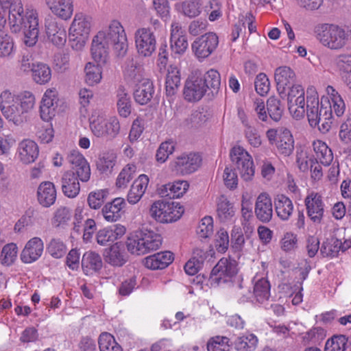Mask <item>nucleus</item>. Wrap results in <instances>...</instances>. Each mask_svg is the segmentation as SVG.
Instances as JSON below:
<instances>
[{"label":"nucleus","mask_w":351,"mask_h":351,"mask_svg":"<svg viewBox=\"0 0 351 351\" xmlns=\"http://www.w3.org/2000/svg\"><path fill=\"white\" fill-rule=\"evenodd\" d=\"M326 95L322 96L317 105L306 107L308 123L312 128L317 127L322 133L329 131L332 123V110L337 117L341 116L346 109L344 101L332 86H327Z\"/></svg>","instance_id":"f257e3e1"},{"label":"nucleus","mask_w":351,"mask_h":351,"mask_svg":"<svg viewBox=\"0 0 351 351\" xmlns=\"http://www.w3.org/2000/svg\"><path fill=\"white\" fill-rule=\"evenodd\" d=\"M34 106L35 97L30 91L25 90L14 95L5 90L0 95V109L3 115L16 125L27 121V114Z\"/></svg>","instance_id":"f03ea898"},{"label":"nucleus","mask_w":351,"mask_h":351,"mask_svg":"<svg viewBox=\"0 0 351 351\" xmlns=\"http://www.w3.org/2000/svg\"><path fill=\"white\" fill-rule=\"evenodd\" d=\"M9 23L12 32L23 31L24 43L28 47L34 46L38 37V19L36 10L27 9L24 14L23 6L12 5L9 11Z\"/></svg>","instance_id":"7ed1b4c3"},{"label":"nucleus","mask_w":351,"mask_h":351,"mask_svg":"<svg viewBox=\"0 0 351 351\" xmlns=\"http://www.w3.org/2000/svg\"><path fill=\"white\" fill-rule=\"evenodd\" d=\"M220 84L221 77L217 70L211 69L202 75L200 70L195 69L185 82L183 95L188 101H197L204 97L208 89L217 92Z\"/></svg>","instance_id":"20e7f679"},{"label":"nucleus","mask_w":351,"mask_h":351,"mask_svg":"<svg viewBox=\"0 0 351 351\" xmlns=\"http://www.w3.org/2000/svg\"><path fill=\"white\" fill-rule=\"evenodd\" d=\"M314 34L324 47L332 50L343 49L351 38L350 34L342 27L329 23L317 25L314 28Z\"/></svg>","instance_id":"39448f33"},{"label":"nucleus","mask_w":351,"mask_h":351,"mask_svg":"<svg viewBox=\"0 0 351 351\" xmlns=\"http://www.w3.org/2000/svg\"><path fill=\"white\" fill-rule=\"evenodd\" d=\"M126 70L129 76L136 84L134 91V100L141 105L148 104L154 94V87L149 79L143 77L144 71L143 66L131 59L128 61Z\"/></svg>","instance_id":"423d86ee"},{"label":"nucleus","mask_w":351,"mask_h":351,"mask_svg":"<svg viewBox=\"0 0 351 351\" xmlns=\"http://www.w3.org/2000/svg\"><path fill=\"white\" fill-rule=\"evenodd\" d=\"M90 31V18L82 13L75 14L69 29V42L71 47L77 51L85 45Z\"/></svg>","instance_id":"0eeeda50"},{"label":"nucleus","mask_w":351,"mask_h":351,"mask_svg":"<svg viewBox=\"0 0 351 351\" xmlns=\"http://www.w3.org/2000/svg\"><path fill=\"white\" fill-rule=\"evenodd\" d=\"M104 34L105 42L112 47L118 56H123L128 50V40L125 30L118 21H112L106 32H99Z\"/></svg>","instance_id":"6e6552de"},{"label":"nucleus","mask_w":351,"mask_h":351,"mask_svg":"<svg viewBox=\"0 0 351 351\" xmlns=\"http://www.w3.org/2000/svg\"><path fill=\"white\" fill-rule=\"evenodd\" d=\"M266 136L270 145H275L278 152L289 156L294 149V139L289 130L285 128L269 129Z\"/></svg>","instance_id":"1a4fd4ad"},{"label":"nucleus","mask_w":351,"mask_h":351,"mask_svg":"<svg viewBox=\"0 0 351 351\" xmlns=\"http://www.w3.org/2000/svg\"><path fill=\"white\" fill-rule=\"evenodd\" d=\"M230 157L239 171L241 178L245 181L251 180L255 173L251 155L243 147L234 146L230 150Z\"/></svg>","instance_id":"9d476101"},{"label":"nucleus","mask_w":351,"mask_h":351,"mask_svg":"<svg viewBox=\"0 0 351 351\" xmlns=\"http://www.w3.org/2000/svg\"><path fill=\"white\" fill-rule=\"evenodd\" d=\"M89 121L90 128L97 137L114 138L119 132L120 124L117 117L106 119L103 117L93 115Z\"/></svg>","instance_id":"9b49d317"},{"label":"nucleus","mask_w":351,"mask_h":351,"mask_svg":"<svg viewBox=\"0 0 351 351\" xmlns=\"http://www.w3.org/2000/svg\"><path fill=\"white\" fill-rule=\"evenodd\" d=\"M237 272L234 260L222 258L211 271L210 281L212 285H220L230 282Z\"/></svg>","instance_id":"f8f14e48"},{"label":"nucleus","mask_w":351,"mask_h":351,"mask_svg":"<svg viewBox=\"0 0 351 351\" xmlns=\"http://www.w3.org/2000/svg\"><path fill=\"white\" fill-rule=\"evenodd\" d=\"M218 44L219 38L217 34L208 32L197 38L191 45V49L198 60L202 61L215 51Z\"/></svg>","instance_id":"ddd939ff"},{"label":"nucleus","mask_w":351,"mask_h":351,"mask_svg":"<svg viewBox=\"0 0 351 351\" xmlns=\"http://www.w3.org/2000/svg\"><path fill=\"white\" fill-rule=\"evenodd\" d=\"M288 108L291 115L296 119L302 118L305 110V91L300 84L289 88L287 95Z\"/></svg>","instance_id":"4468645a"},{"label":"nucleus","mask_w":351,"mask_h":351,"mask_svg":"<svg viewBox=\"0 0 351 351\" xmlns=\"http://www.w3.org/2000/svg\"><path fill=\"white\" fill-rule=\"evenodd\" d=\"M67 160L71 168L69 171H74L78 180L86 182L90 180V165L82 154L73 150L68 154Z\"/></svg>","instance_id":"2eb2a0df"},{"label":"nucleus","mask_w":351,"mask_h":351,"mask_svg":"<svg viewBox=\"0 0 351 351\" xmlns=\"http://www.w3.org/2000/svg\"><path fill=\"white\" fill-rule=\"evenodd\" d=\"M135 42L138 53L150 56L156 50V37L149 28L138 29L135 33Z\"/></svg>","instance_id":"dca6fc26"},{"label":"nucleus","mask_w":351,"mask_h":351,"mask_svg":"<svg viewBox=\"0 0 351 351\" xmlns=\"http://www.w3.org/2000/svg\"><path fill=\"white\" fill-rule=\"evenodd\" d=\"M174 69V67L170 66L167 70L165 81L166 99L163 101V105L165 114L169 117H173L176 115V106H173L176 93V73Z\"/></svg>","instance_id":"f3484780"},{"label":"nucleus","mask_w":351,"mask_h":351,"mask_svg":"<svg viewBox=\"0 0 351 351\" xmlns=\"http://www.w3.org/2000/svg\"><path fill=\"white\" fill-rule=\"evenodd\" d=\"M175 202H156L150 209L149 214L157 221L160 223H171L175 221Z\"/></svg>","instance_id":"a211bd4d"},{"label":"nucleus","mask_w":351,"mask_h":351,"mask_svg":"<svg viewBox=\"0 0 351 351\" xmlns=\"http://www.w3.org/2000/svg\"><path fill=\"white\" fill-rule=\"evenodd\" d=\"M274 80L277 90L280 94H283L287 88L294 85L296 76L291 68L287 66H281L276 69Z\"/></svg>","instance_id":"6ab92c4d"},{"label":"nucleus","mask_w":351,"mask_h":351,"mask_svg":"<svg viewBox=\"0 0 351 351\" xmlns=\"http://www.w3.org/2000/svg\"><path fill=\"white\" fill-rule=\"evenodd\" d=\"M307 214L314 222H320L324 212L322 196L317 193H310L305 199Z\"/></svg>","instance_id":"aec40b11"},{"label":"nucleus","mask_w":351,"mask_h":351,"mask_svg":"<svg viewBox=\"0 0 351 351\" xmlns=\"http://www.w3.org/2000/svg\"><path fill=\"white\" fill-rule=\"evenodd\" d=\"M45 32L49 40L56 46H63L66 40V32L63 25L55 19H47L45 21Z\"/></svg>","instance_id":"412c9836"},{"label":"nucleus","mask_w":351,"mask_h":351,"mask_svg":"<svg viewBox=\"0 0 351 351\" xmlns=\"http://www.w3.org/2000/svg\"><path fill=\"white\" fill-rule=\"evenodd\" d=\"M58 100L56 90L49 89L45 93L40 106V115L43 121H49L55 116Z\"/></svg>","instance_id":"4be33fe9"},{"label":"nucleus","mask_w":351,"mask_h":351,"mask_svg":"<svg viewBox=\"0 0 351 351\" xmlns=\"http://www.w3.org/2000/svg\"><path fill=\"white\" fill-rule=\"evenodd\" d=\"M44 244L39 237H34L27 241L21 254V259L24 263H32L42 255Z\"/></svg>","instance_id":"5701e85b"},{"label":"nucleus","mask_w":351,"mask_h":351,"mask_svg":"<svg viewBox=\"0 0 351 351\" xmlns=\"http://www.w3.org/2000/svg\"><path fill=\"white\" fill-rule=\"evenodd\" d=\"M201 162L202 158L197 153L182 154L177 157V171L183 174L191 173L200 167Z\"/></svg>","instance_id":"b1692460"},{"label":"nucleus","mask_w":351,"mask_h":351,"mask_svg":"<svg viewBox=\"0 0 351 351\" xmlns=\"http://www.w3.org/2000/svg\"><path fill=\"white\" fill-rule=\"evenodd\" d=\"M255 214L263 222H269L273 215V204L271 199L267 193H261L256 199Z\"/></svg>","instance_id":"393cba45"},{"label":"nucleus","mask_w":351,"mask_h":351,"mask_svg":"<svg viewBox=\"0 0 351 351\" xmlns=\"http://www.w3.org/2000/svg\"><path fill=\"white\" fill-rule=\"evenodd\" d=\"M173 260V253L165 251L146 257L143 261V264L147 268L152 270L162 269L170 265Z\"/></svg>","instance_id":"a878e982"},{"label":"nucleus","mask_w":351,"mask_h":351,"mask_svg":"<svg viewBox=\"0 0 351 351\" xmlns=\"http://www.w3.org/2000/svg\"><path fill=\"white\" fill-rule=\"evenodd\" d=\"M51 12L58 18L66 21L73 12L72 0H45Z\"/></svg>","instance_id":"bb28decb"},{"label":"nucleus","mask_w":351,"mask_h":351,"mask_svg":"<svg viewBox=\"0 0 351 351\" xmlns=\"http://www.w3.org/2000/svg\"><path fill=\"white\" fill-rule=\"evenodd\" d=\"M56 199V190L54 184L51 182H43L37 189V200L43 207L49 208L53 205Z\"/></svg>","instance_id":"cd10ccee"},{"label":"nucleus","mask_w":351,"mask_h":351,"mask_svg":"<svg viewBox=\"0 0 351 351\" xmlns=\"http://www.w3.org/2000/svg\"><path fill=\"white\" fill-rule=\"evenodd\" d=\"M125 205L123 198H114L106 203L101 209V213L104 219L108 222L117 221L121 217L122 209Z\"/></svg>","instance_id":"c85d7f7f"},{"label":"nucleus","mask_w":351,"mask_h":351,"mask_svg":"<svg viewBox=\"0 0 351 351\" xmlns=\"http://www.w3.org/2000/svg\"><path fill=\"white\" fill-rule=\"evenodd\" d=\"M104 40V34L97 33L92 42L91 54L94 60L99 64L107 61L110 45Z\"/></svg>","instance_id":"c756f323"},{"label":"nucleus","mask_w":351,"mask_h":351,"mask_svg":"<svg viewBox=\"0 0 351 351\" xmlns=\"http://www.w3.org/2000/svg\"><path fill=\"white\" fill-rule=\"evenodd\" d=\"M61 188L63 194L69 198H74L79 194L80 185L74 171L64 173L61 178Z\"/></svg>","instance_id":"7c9ffc66"},{"label":"nucleus","mask_w":351,"mask_h":351,"mask_svg":"<svg viewBox=\"0 0 351 351\" xmlns=\"http://www.w3.org/2000/svg\"><path fill=\"white\" fill-rule=\"evenodd\" d=\"M20 160L25 164L34 162L38 156V147L37 144L29 139L22 141L18 147Z\"/></svg>","instance_id":"2f4dec72"},{"label":"nucleus","mask_w":351,"mask_h":351,"mask_svg":"<svg viewBox=\"0 0 351 351\" xmlns=\"http://www.w3.org/2000/svg\"><path fill=\"white\" fill-rule=\"evenodd\" d=\"M103 266L101 256L93 251L84 254L82 258V267L86 275H92L101 270Z\"/></svg>","instance_id":"473e14b6"},{"label":"nucleus","mask_w":351,"mask_h":351,"mask_svg":"<svg viewBox=\"0 0 351 351\" xmlns=\"http://www.w3.org/2000/svg\"><path fill=\"white\" fill-rule=\"evenodd\" d=\"M236 213L234 204L224 195L220 196L217 201V215L221 222L233 221Z\"/></svg>","instance_id":"72a5a7b5"},{"label":"nucleus","mask_w":351,"mask_h":351,"mask_svg":"<svg viewBox=\"0 0 351 351\" xmlns=\"http://www.w3.org/2000/svg\"><path fill=\"white\" fill-rule=\"evenodd\" d=\"M253 293L256 301L263 304L270 296V284L265 277L256 274L253 278Z\"/></svg>","instance_id":"f704fd0d"},{"label":"nucleus","mask_w":351,"mask_h":351,"mask_svg":"<svg viewBox=\"0 0 351 351\" xmlns=\"http://www.w3.org/2000/svg\"><path fill=\"white\" fill-rule=\"evenodd\" d=\"M149 178L145 174H141L133 182L128 194V201L130 204H136L145 192L149 183Z\"/></svg>","instance_id":"c9c22d12"},{"label":"nucleus","mask_w":351,"mask_h":351,"mask_svg":"<svg viewBox=\"0 0 351 351\" xmlns=\"http://www.w3.org/2000/svg\"><path fill=\"white\" fill-rule=\"evenodd\" d=\"M274 208L278 217L283 221L288 220L294 210L291 199L284 195H278L275 197Z\"/></svg>","instance_id":"e433bc0d"},{"label":"nucleus","mask_w":351,"mask_h":351,"mask_svg":"<svg viewBox=\"0 0 351 351\" xmlns=\"http://www.w3.org/2000/svg\"><path fill=\"white\" fill-rule=\"evenodd\" d=\"M123 245L121 243H115L104 252L105 260L113 266L121 267L126 262L123 252L121 250Z\"/></svg>","instance_id":"4c0bfd02"},{"label":"nucleus","mask_w":351,"mask_h":351,"mask_svg":"<svg viewBox=\"0 0 351 351\" xmlns=\"http://www.w3.org/2000/svg\"><path fill=\"white\" fill-rule=\"evenodd\" d=\"M140 232L146 254L156 250L161 246L162 239L160 234L147 229H142Z\"/></svg>","instance_id":"58836bf2"},{"label":"nucleus","mask_w":351,"mask_h":351,"mask_svg":"<svg viewBox=\"0 0 351 351\" xmlns=\"http://www.w3.org/2000/svg\"><path fill=\"white\" fill-rule=\"evenodd\" d=\"M313 147L315 154V160L324 166H328L333 160V154L327 144L321 140H316L313 143Z\"/></svg>","instance_id":"ea45409f"},{"label":"nucleus","mask_w":351,"mask_h":351,"mask_svg":"<svg viewBox=\"0 0 351 351\" xmlns=\"http://www.w3.org/2000/svg\"><path fill=\"white\" fill-rule=\"evenodd\" d=\"M258 344V338L252 333H245L238 337L234 341L237 351H254Z\"/></svg>","instance_id":"a19ab883"},{"label":"nucleus","mask_w":351,"mask_h":351,"mask_svg":"<svg viewBox=\"0 0 351 351\" xmlns=\"http://www.w3.org/2000/svg\"><path fill=\"white\" fill-rule=\"evenodd\" d=\"M31 71L32 72V78L37 84H45L51 78V70L46 64L38 63L36 65H33Z\"/></svg>","instance_id":"79ce46f5"},{"label":"nucleus","mask_w":351,"mask_h":351,"mask_svg":"<svg viewBox=\"0 0 351 351\" xmlns=\"http://www.w3.org/2000/svg\"><path fill=\"white\" fill-rule=\"evenodd\" d=\"M141 237L140 230H138L128 237L125 244L128 251L132 254L139 256L146 254Z\"/></svg>","instance_id":"37998d69"},{"label":"nucleus","mask_w":351,"mask_h":351,"mask_svg":"<svg viewBox=\"0 0 351 351\" xmlns=\"http://www.w3.org/2000/svg\"><path fill=\"white\" fill-rule=\"evenodd\" d=\"M117 110L120 116L128 117L131 113L130 97L123 88H119L117 92Z\"/></svg>","instance_id":"c03bdc74"},{"label":"nucleus","mask_w":351,"mask_h":351,"mask_svg":"<svg viewBox=\"0 0 351 351\" xmlns=\"http://www.w3.org/2000/svg\"><path fill=\"white\" fill-rule=\"evenodd\" d=\"M98 345L100 351H123L114 336L108 332H102L99 335Z\"/></svg>","instance_id":"a18cd8bd"},{"label":"nucleus","mask_w":351,"mask_h":351,"mask_svg":"<svg viewBox=\"0 0 351 351\" xmlns=\"http://www.w3.org/2000/svg\"><path fill=\"white\" fill-rule=\"evenodd\" d=\"M109 195L108 190L100 189L90 192L87 198L88 206L93 209H99L106 202Z\"/></svg>","instance_id":"49530a36"},{"label":"nucleus","mask_w":351,"mask_h":351,"mask_svg":"<svg viewBox=\"0 0 351 351\" xmlns=\"http://www.w3.org/2000/svg\"><path fill=\"white\" fill-rule=\"evenodd\" d=\"M230 347V339L225 336L211 337L207 342L208 351H229Z\"/></svg>","instance_id":"de8ad7c7"},{"label":"nucleus","mask_w":351,"mask_h":351,"mask_svg":"<svg viewBox=\"0 0 351 351\" xmlns=\"http://www.w3.org/2000/svg\"><path fill=\"white\" fill-rule=\"evenodd\" d=\"M176 148V143L172 139L162 142L158 148L156 154V160L157 162H165L169 155L173 154Z\"/></svg>","instance_id":"09e8293b"},{"label":"nucleus","mask_w":351,"mask_h":351,"mask_svg":"<svg viewBox=\"0 0 351 351\" xmlns=\"http://www.w3.org/2000/svg\"><path fill=\"white\" fill-rule=\"evenodd\" d=\"M136 167L133 164L127 165L119 173L116 181V186L125 188L134 178Z\"/></svg>","instance_id":"8fccbe9b"},{"label":"nucleus","mask_w":351,"mask_h":351,"mask_svg":"<svg viewBox=\"0 0 351 351\" xmlns=\"http://www.w3.org/2000/svg\"><path fill=\"white\" fill-rule=\"evenodd\" d=\"M213 219L210 216L203 217L196 228V233L199 238L206 239L213 234Z\"/></svg>","instance_id":"3c124183"},{"label":"nucleus","mask_w":351,"mask_h":351,"mask_svg":"<svg viewBox=\"0 0 351 351\" xmlns=\"http://www.w3.org/2000/svg\"><path fill=\"white\" fill-rule=\"evenodd\" d=\"M13 38L8 33L0 29V57L10 56L14 50Z\"/></svg>","instance_id":"603ef678"},{"label":"nucleus","mask_w":351,"mask_h":351,"mask_svg":"<svg viewBox=\"0 0 351 351\" xmlns=\"http://www.w3.org/2000/svg\"><path fill=\"white\" fill-rule=\"evenodd\" d=\"M84 71L86 73L85 80L87 84L93 86L99 82L101 78V70L98 64L95 65L88 62L85 66Z\"/></svg>","instance_id":"864d4df0"},{"label":"nucleus","mask_w":351,"mask_h":351,"mask_svg":"<svg viewBox=\"0 0 351 351\" xmlns=\"http://www.w3.org/2000/svg\"><path fill=\"white\" fill-rule=\"evenodd\" d=\"M348 339L344 335H335L328 339L324 351H345Z\"/></svg>","instance_id":"5fc2aeb1"},{"label":"nucleus","mask_w":351,"mask_h":351,"mask_svg":"<svg viewBox=\"0 0 351 351\" xmlns=\"http://www.w3.org/2000/svg\"><path fill=\"white\" fill-rule=\"evenodd\" d=\"M17 252L18 248L16 244L11 243L5 245L1 251V263L7 266L12 265L16 258Z\"/></svg>","instance_id":"6e6d98bb"},{"label":"nucleus","mask_w":351,"mask_h":351,"mask_svg":"<svg viewBox=\"0 0 351 351\" xmlns=\"http://www.w3.org/2000/svg\"><path fill=\"white\" fill-rule=\"evenodd\" d=\"M256 92L261 96H265L270 90V82L264 73L258 74L254 80Z\"/></svg>","instance_id":"4d7b16f0"},{"label":"nucleus","mask_w":351,"mask_h":351,"mask_svg":"<svg viewBox=\"0 0 351 351\" xmlns=\"http://www.w3.org/2000/svg\"><path fill=\"white\" fill-rule=\"evenodd\" d=\"M267 104V112L270 117L275 121H279L283 112L280 100L274 97H271L268 99Z\"/></svg>","instance_id":"13d9d810"},{"label":"nucleus","mask_w":351,"mask_h":351,"mask_svg":"<svg viewBox=\"0 0 351 351\" xmlns=\"http://www.w3.org/2000/svg\"><path fill=\"white\" fill-rule=\"evenodd\" d=\"M158 193L162 197L160 202H175L176 198V184L175 182H169L168 184L162 185L161 187L158 189Z\"/></svg>","instance_id":"bf43d9fd"},{"label":"nucleus","mask_w":351,"mask_h":351,"mask_svg":"<svg viewBox=\"0 0 351 351\" xmlns=\"http://www.w3.org/2000/svg\"><path fill=\"white\" fill-rule=\"evenodd\" d=\"M200 0H186L182 3V9L184 15L195 17L201 12Z\"/></svg>","instance_id":"052dcab7"},{"label":"nucleus","mask_w":351,"mask_h":351,"mask_svg":"<svg viewBox=\"0 0 351 351\" xmlns=\"http://www.w3.org/2000/svg\"><path fill=\"white\" fill-rule=\"evenodd\" d=\"M66 245L60 239H53L49 242L47 251L55 258L62 257L66 253Z\"/></svg>","instance_id":"680f3d73"},{"label":"nucleus","mask_w":351,"mask_h":351,"mask_svg":"<svg viewBox=\"0 0 351 351\" xmlns=\"http://www.w3.org/2000/svg\"><path fill=\"white\" fill-rule=\"evenodd\" d=\"M241 223L243 227H245L248 225L250 220L253 218V215L252 203L250 199L244 195H242L241 198Z\"/></svg>","instance_id":"e2e57ef3"},{"label":"nucleus","mask_w":351,"mask_h":351,"mask_svg":"<svg viewBox=\"0 0 351 351\" xmlns=\"http://www.w3.org/2000/svg\"><path fill=\"white\" fill-rule=\"evenodd\" d=\"M19 68L23 72L32 71L33 65V58L32 53L27 50L24 49L21 51L18 60Z\"/></svg>","instance_id":"0e129e2a"},{"label":"nucleus","mask_w":351,"mask_h":351,"mask_svg":"<svg viewBox=\"0 0 351 351\" xmlns=\"http://www.w3.org/2000/svg\"><path fill=\"white\" fill-rule=\"evenodd\" d=\"M224 184L230 189H234L238 185V176L235 170L231 167H226L223 171Z\"/></svg>","instance_id":"69168bd1"},{"label":"nucleus","mask_w":351,"mask_h":351,"mask_svg":"<svg viewBox=\"0 0 351 351\" xmlns=\"http://www.w3.org/2000/svg\"><path fill=\"white\" fill-rule=\"evenodd\" d=\"M297 235L293 232H286L280 240L281 249L285 252H291L297 247Z\"/></svg>","instance_id":"338daca9"},{"label":"nucleus","mask_w":351,"mask_h":351,"mask_svg":"<svg viewBox=\"0 0 351 351\" xmlns=\"http://www.w3.org/2000/svg\"><path fill=\"white\" fill-rule=\"evenodd\" d=\"M335 64L341 75L351 72V55L338 56L335 59Z\"/></svg>","instance_id":"774afa93"}]
</instances>
